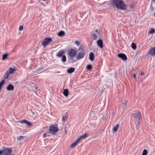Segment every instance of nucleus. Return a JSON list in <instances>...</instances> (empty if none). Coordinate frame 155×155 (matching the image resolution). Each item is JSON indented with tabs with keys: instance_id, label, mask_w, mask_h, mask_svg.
Here are the masks:
<instances>
[{
	"instance_id": "obj_1",
	"label": "nucleus",
	"mask_w": 155,
	"mask_h": 155,
	"mask_svg": "<svg viewBox=\"0 0 155 155\" xmlns=\"http://www.w3.org/2000/svg\"><path fill=\"white\" fill-rule=\"evenodd\" d=\"M112 2L119 9L125 10L127 8L126 5L123 0H113Z\"/></svg>"
},
{
	"instance_id": "obj_2",
	"label": "nucleus",
	"mask_w": 155,
	"mask_h": 155,
	"mask_svg": "<svg viewBox=\"0 0 155 155\" xmlns=\"http://www.w3.org/2000/svg\"><path fill=\"white\" fill-rule=\"evenodd\" d=\"M3 150H0V155H2L3 153H4L3 155H14V154L11 153L12 151L11 148H6L5 147H3Z\"/></svg>"
},
{
	"instance_id": "obj_3",
	"label": "nucleus",
	"mask_w": 155,
	"mask_h": 155,
	"mask_svg": "<svg viewBox=\"0 0 155 155\" xmlns=\"http://www.w3.org/2000/svg\"><path fill=\"white\" fill-rule=\"evenodd\" d=\"M58 131V124H52L50 126L49 130L50 133L52 134L53 135H54Z\"/></svg>"
},
{
	"instance_id": "obj_4",
	"label": "nucleus",
	"mask_w": 155,
	"mask_h": 155,
	"mask_svg": "<svg viewBox=\"0 0 155 155\" xmlns=\"http://www.w3.org/2000/svg\"><path fill=\"white\" fill-rule=\"evenodd\" d=\"M79 51L80 52L78 53L76 57V58L77 59H79L84 58L85 55L86 53L85 50L84 48H79Z\"/></svg>"
},
{
	"instance_id": "obj_5",
	"label": "nucleus",
	"mask_w": 155,
	"mask_h": 155,
	"mask_svg": "<svg viewBox=\"0 0 155 155\" xmlns=\"http://www.w3.org/2000/svg\"><path fill=\"white\" fill-rule=\"evenodd\" d=\"M132 116L137 121H141L142 120V115L140 111L135 113L133 114Z\"/></svg>"
},
{
	"instance_id": "obj_6",
	"label": "nucleus",
	"mask_w": 155,
	"mask_h": 155,
	"mask_svg": "<svg viewBox=\"0 0 155 155\" xmlns=\"http://www.w3.org/2000/svg\"><path fill=\"white\" fill-rule=\"evenodd\" d=\"M64 50H62L61 51L58 52L56 56L59 57H62V61L63 62H65L66 61V57L65 55H63V54H64Z\"/></svg>"
},
{
	"instance_id": "obj_7",
	"label": "nucleus",
	"mask_w": 155,
	"mask_h": 155,
	"mask_svg": "<svg viewBox=\"0 0 155 155\" xmlns=\"http://www.w3.org/2000/svg\"><path fill=\"white\" fill-rule=\"evenodd\" d=\"M52 41L51 38H45L42 43V45L45 47L47 46L51 41Z\"/></svg>"
},
{
	"instance_id": "obj_8",
	"label": "nucleus",
	"mask_w": 155,
	"mask_h": 155,
	"mask_svg": "<svg viewBox=\"0 0 155 155\" xmlns=\"http://www.w3.org/2000/svg\"><path fill=\"white\" fill-rule=\"evenodd\" d=\"M68 53L71 57L73 58L77 54V52L75 50L71 49L69 50Z\"/></svg>"
},
{
	"instance_id": "obj_9",
	"label": "nucleus",
	"mask_w": 155,
	"mask_h": 155,
	"mask_svg": "<svg viewBox=\"0 0 155 155\" xmlns=\"http://www.w3.org/2000/svg\"><path fill=\"white\" fill-rule=\"evenodd\" d=\"M118 57L121 58L124 61H126L127 59L126 55L124 54L120 53L118 54Z\"/></svg>"
},
{
	"instance_id": "obj_10",
	"label": "nucleus",
	"mask_w": 155,
	"mask_h": 155,
	"mask_svg": "<svg viewBox=\"0 0 155 155\" xmlns=\"http://www.w3.org/2000/svg\"><path fill=\"white\" fill-rule=\"evenodd\" d=\"M148 53L151 56L155 55V46L151 48L150 50Z\"/></svg>"
},
{
	"instance_id": "obj_11",
	"label": "nucleus",
	"mask_w": 155,
	"mask_h": 155,
	"mask_svg": "<svg viewBox=\"0 0 155 155\" xmlns=\"http://www.w3.org/2000/svg\"><path fill=\"white\" fill-rule=\"evenodd\" d=\"M19 122L21 124L25 123L27 124L28 126H30L31 124V123L25 120H20L19 121Z\"/></svg>"
},
{
	"instance_id": "obj_12",
	"label": "nucleus",
	"mask_w": 155,
	"mask_h": 155,
	"mask_svg": "<svg viewBox=\"0 0 155 155\" xmlns=\"http://www.w3.org/2000/svg\"><path fill=\"white\" fill-rule=\"evenodd\" d=\"M19 122L21 124L25 123L27 124L28 126H30L31 124V123L25 120H20L19 121Z\"/></svg>"
},
{
	"instance_id": "obj_13",
	"label": "nucleus",
	"mask_w": 155,
	"mask_h": 155,
	"mask_svg": "<svg viewBox=\"0 0 155 155\" xmlns=\"http://www.w3.org/2000/svg\"><path fill=\"white\" fill-rule=\"evenodd\" d=\"M19 122L21 124L25 123L27 124L28 126H30L31 124V123L25 120H20L19 121Z\"/></svg>"
},
{
	"instance_id": "obj_14",
	"label": "nucleus",
	"mask_w": 155,
	"mask_h": 155,
	"mask_svg": "<svg viewBox=\"0 0 155 155\" xmlns=\"http://www.w3.org/2000/svg\"><path fill=\"white\" fill-rule=\"evenodd\" d=\"M14 89V87L12 84H9L7 87V90L8 91H13Z\"/></svg>"
},
{
	"instance_id": "obj_15",
	"label": "nucleus",
	"mask_w": 155,
	"mask_h": 155,
	"mask_svg": "<svg viewBox=\"0 0 155 155\" xmlns=\"http://www.w3.org/2000/svg\"><path fill=\"white\" fill-rule=\"evenodd\" d=\"M97 45L101 48L103 47V42L102 40L99 39L97 41Z\"/></svg>"
},
{
	"instance_id": "obj_16",
	"label": "nucleus",
	"mask_w": 155,
	"mask_h": 155,
	"mask_svg": "<svg viewBox=\"0 0 155 155\" xmlns=\"http://www.w3.org/2000/svg\"><path fill=\"white\" fill-rule=\"evenodd\" d=\"M94 56L92 52L90 53L89 54V59L91 61H93L94 60Z\"/></svg>"
},
{
	"instance_id": "obj_17",
	"label": "nucleus",
	"mask_w": 155,
	"mask_h": 155,
	"mask_svg": "<svg viewBox=\"0 0 155 155\" xmlns=\"http://www.w3.org/2000/svg\"><path fill=\"white\" fill-rule=\"evenodd\" d=\"M79 141L80 139H78L75 142H74V143L71 144V147H73L76 146Z\"/></svg>"
},
{
	"instance_id": "obj_18",
	"label": "nucleus",
	"mask_w": 155,
	"mask_h": 155,
	"mask_svg": "<svg viewBox=\"0 0 155 155\" xmlns=\"http://www.w3.org/2000/svg\"><path fill=\"white\" fill-rule=\"evenodd\" d=\"M75 68H70L67 70V72L69 73H71L74 71Z\"/></svg>"
},
{
	"instance_id": "obj_19",
	"label": "nucleus",
	"mask_w": 155,
	"mask_h": 155,
	"mask_svg": "<svg viewBox=\"0 0 155 155\" xmlns=\"http://www.w3.org/2000/svg\"><path fill=\"white\" fill-rule=\"evenodd\" d=\"M63 94L66 97L68 96V91L67 89H65L64 90Z\"/></svg>"
},
{
	"instance_id": "obj_20",
	"label": "nucleus",
	"mask_w": 155,
	"mask_h": 155,
	"mask_svg": "<svg viewBox=\"0 0 155 155\" xmlns=\"http://www.w3.org/2000/svg\"><path fill=\"white\" fill-rule=\"evenodd\" d=\"M8 71L10 74H13L15 71V70L14 68L10 67Z\"/></svg>"
},
{
	"instance_id": "obj_21",
	"label": "nucleus",
	"mask_w": 155,
	"mask_h": 155,
	"mask_svg": "<svg viewBox=\"0 0 155 155\" xmlns=\"http://www.w3.org/2000/svg\"><path fill=\"white\" fill-rule=\"evenodd\" d=\"M65 32L64 31H60L58 34V35L59 36H60V37H62L63 36H64V35H65Z\"/></svg>"
},
{
	"instance_id": "obj_22",
	"label": "nucleus",
	"mask_w": 155,
	"mask_h": 155,
	"mask_svg": "<svg viewBox=\"0 0 155 155\" xmlns=\"http://www.w3.org/2000/svg\"><path fill=\"white\" fill-rule=\"evenodd\" d=\"M8 54L6 53L5 54L2 55V60H4L6 59H7L8 58Z\"/></svg>"
},
{
	"instance_id": "obj_23",
	"label": "nucleus",
	"mask_w": 155,
	"mask_h": 155,
	"mask_svg": "<svg viewBox=\"0 0 155 155\" xmlns=\"http://www.w3.org/2000/svg\"><path fill=\"white\" fill-rule=\"evenodd\" d=\"M119 127V125L118 124H117L114 127L113 129V131H114V132H116L117 131V130Z\"/></svg>"
},
{
	"instance_id": "obj_24",
	"label": "nucleus",
	"mask_w": 155,
	"mask_h": 155,
	"mask_svg": "<svg viewBox=\"0 0 155 155\" xmlns=\"http://www.w3.org/2000/svg\"><path fill=\"white\" fill-rule=\"evenodd\" d=\"M91 35L92 37V39L95 40L97 39V35L94 33H93Z\"/></svg>"
},
{
	"instance_id": "obj_25",
	"label": "nucleus",
	"mask_w": 155,
	"mask_h": 155,
	"mask_svg": "<svg viewBox=\"0 0 155 155\" xmlns=\"http://www.w3.org/2000/svg\"><path fill=\"white\" fill-rule=\"evenodd\" d=\"M131 48L134 50H135L137 48L136 45L134 43H132L131 45Z\"/></svg>"
},
{
	"instance_id": "obj_26",
	"label": "nucleus",
	"mask_w": 155,
	"mask_h": 155,
	"mask_svg": "<svg viewBox=\"0 0 155 155\" xmlns=\"http://www.w3.org/2000/svg\"><path fill=\"white\" fill-rule=\"evenodd\" d=\"M140 121H137V123H136V128L137 129H138L140 125Z\"/></svg>"
},
{
	"instance_id": "obj_27",
	"label": "nucleus",
	"mask_w": 155,
	"mask_h": 155,
	"mask_svg": "<svg viewBox=\"0 0 155 155\" xmlns=\"http://www.w3.org/2000/svg\"><path fill=\"white\" fill-rule=\"evenodd\" d=\"M87 70H91L92 68V66L91 64H88L87 66Z\"/></svg>"
},
{
	"instance_id": "obj_28",
	"label": "nucleus",
	"mask_w": 155,
	"mask_h": 155,
	"mask_svg": "<svg viewBox=\"0 0 155 155\" xmlns=\"http://www.w3.org/2000/svg\"><path fill=\"white\" fill-rule=\"evenodd\" d=\"M147 150L146 149H144L143 151V152L142 155H147Z\"/></svg>"
},
{
	"instance_id": "obj_29",
	"label": "nucleus",
	"mask_w": 155,
	"mask_h": 155,
	"mask_svg": "<svg viewBox=\"0 0 155 155\" xmlns=\"http://www.w3.org/2000/svg\"><path fill=\"white\" fill-rule=\"evenodd\" d=\"M5 80H3L1 82H0V87L1 88L2 86L4 84Z\"/></svg>"
},
{
	"instance_id": "obj_30",
	"label": "nucleus",
	"mask_w": 155,
	"mask_h": 155,
	"mask_svg": "<svg viewBox=\"0 0 155 155\" xmlns=\"http://www.w3.org/2000/svg\"><path fill=\"white\" fill-rule=\"evenodd\" d=\"M155 32V29L153 28H152L149 31V34H153Z\"/></svg>"
},
{
	"instance_id": "obj_31",
	"label": "nucleus",
	"mask_w": 155,
	"mask_h": 155,
	"mask_svg": "<svg viewBox=\"0 0 155 155\" xmlns=\"http://www.w3.org/2000/svg\"><path fill=\"white\" fill-rule=\"evenodd\" d=\"M86 135H87V134L85 133L84 135L81 136V137L79 138L78 139H79L80 140L81 138H86L87 137Z\"/></svg>"
},
{
	"instance_id": "obj_32",
	"label": "nucleus",
	"mask_w": 155,
	"mask_h": 155,
	"mask_svg": "<svg viewBox=\"0 0 155 155\" xmlns=\"http://www.w3.org/2000/svg\"><path fill=\"white\" fill-rule=\"evenodd\" d=\"M67 117L66 116H64L62 117V121L64 122H65L67 120Z\"/></svg>"
},
{
	"instance_id": "obj_33",
	"label": "nucleus",
	"mask_w": 155,
	"mask_h": 155,
	"mask_svg": "<svg viewBox=\"0 0 155 155\" xmlns=\"http://www.w3.org/2000/svg\"><path fill=\"white\" fill-rule=\"evenodd\" d=\"M23 136H20L19 137H18L17 138V140L19 141L21 139H23L24 138Z\"/></svg>"
},
{
	"instance_id": "obj_34",
	"label": "nucleus",
	"mask_w": 155,
	"mask_h": 155,
	"mask_svg": "<svg viewBox=\"0 0 155 155\" xmlns=\"http://www.w3.org/2000/svg\"><path fill=\"white\" fill-rule=\"evenodd\" d=\"M74 43L77 45H80V42L78 41H75Z\"/></svg>"
},
{
	"instance_id": "obj_35",
	"label": "nucleus",
	"mask_w": 155,
	"mask_h": 155,
	"mask_svg": "<svg viewBox=\"0 0 155 155\" xmlns=\"http://www.w3.org/2000/svg\"><path fill=\"white\" fill-rule=\"evenodd\" d=\"M3 77H4V79H7L8 78V76L7 75H6L5 74L4 75Z\"/></svg>"
},
{
	"instance_id": "obj_36",
	"label": "nucleus",
	"mask_w": 155,
	"mask_h": 155,
	"mask_svg": "<svg viewBox=\"0 0 155 155\" xmlns=\"http://www.w3.org/2000/svg\"><path fill=\"white\" fill-rule=\"evenodd\" d=\"M6 75H7L9 76V74H10V73H9L8 71H7L5 73Z\"/></svg>"
},
{
	"instance_id": "obj_37",
	"label": "nucleus",
	"mask_w": 155,
	"mask_h": 155,
	"mask_svg": "<svg viewBox=\"0 0 155 155\" xmlns=\"http://www.w3.org/2000/svg\"><path fill=\"white\" fill-rule=\"evenodd\" d=\"M23 29V27L22 26H20L19 28V30L20 31L22 30Z\"/></svg>"
},
{
	"instance_id": "obj_38",
	"label": "nucleus",
	"mask_w": 155,
	"mask_h": 155,
	"mask_svg": "<svg viewBox=\"0 0 155 155\" xmlns=\"http://www.w3.org/2000/svg\"><path fill=\"white\" fill-rule=\"evenodd\" d=\"M127 101H125L124 103H123V104H124L125 105V106H126L127 104Z\"/></svg>"
},
{
	"instance_id": "obj_39",
	"label": "nucleus",
	"mask_w": 155,
	"mask_h": 155,
	"mask_svg": "<svg viewBox=\"0 0 155 155\" xmlns=\"http://www.w3.org/2000/svg\"><path fill=\"white\" fill-rule=\"evenodd\" d=\"M144 72L143 71H142L141 72L140 75H144Z\"/></svg>"
},
{
	"instance_id": "obj_40",
	"label": "nucleus",
	"mask_w": 155,
	"mask_h": 155,
	"mask_svg": "<svg viewBox=\"0 0 155 155\" xmlns=\"http://www.w3.org/2000/svg\"><path fill=\"white\" fill-rule=\"evenodd\" d=\"M133 77L135 79H136V74H134Z\"/></svg>"
},
{
	"instance_id": "obj_41",
	"label": "nucleus",
	"mask_w": 155,
	"mask_h": 155,
	"mask_svg": "<svg viewBox=\"0 0 155 155\" xmlns=\"http://www.w3.org/2000/svg\"><path fill=\"white\" fill-rule=\"evenodd\" d=\"M47 136V135L46 134H44L43 135L44 137L45 138Z\"/></svg>"
},
{
	"instance_id": "obj_42",
	"label": "nucleus",
	"mask_w": 155,
	"mask_h": 155,
	"mask_svg": "<svg viewBox=\"0 0 155 155\" xmlns=\"http://www.w3.org/2000/svg\"><path fill=\"white\" fill-rule=\"evenodd\" d=\"M95 31L96 32H97L98 31V30L97 29H95Z\"/></svg>"
},
{
	"instance_id": "obj_43",
	"label": "nucleus",
	"mask_w": 155,
	"mask_h": 155,
	"mask_svg": "<svg viewBox=\"0 0 155 155\" xmlns=\"http://www.w3.org/2000/svg\"><path fill=\"white\" fill-rule=\"evenodd\" d=\"M47 136H48V137H50V135H47Z\"/></svg>"
},
{
	"instance_id": "obj_44",
	"label": "nucleus",
	"mask_w": 155,
	"mask_h": 155,
	"mask_svg": "<svg viewBox=\"0 0 155 155\" xmlns=\"http://www.w3.org/2000/svg\"><path fill=\"white\" fill-rule=\"evenodd\" d=\"M36 90H37V87L36 86Z\"/></svg>"
},
{
	"instance_id": "obj_45",
	"label": "nucleus",
	"mask_w": 155,
	"mask_h": 155,
	"mask_svg": "<svg viewBox=\"0 0 155 155\" xmlns=\"http://www.w3.org/2000/svg\"><path fill=\"white\" fill-rule=\"evenodd\" d=\"M152 1H155V0H152Z\"/></svg>"
},
{
	"instance_id": "obj_46",
	"label": "nucleus",
	"mask_w": 155,
	"mask_h": 155,
	"mask_svg": "<svg viewBox=\"0 0 155 155\" xmlns=\"http://www.w3.org/2000/svg\"><path fill=\"white\" fill-rule=\"evenodd\" d=\"M154 15L155 16V12L154 13Z\"/></svg>"
},
{
	"instance_id": "obj_47",
	"label": "nucleus",
	"mask_w": 155,
	"mask_h": 155,
	"mask_svg": "<svg viewBox=\"0 0 155 155\" xmlns=\"http://www.w3.org/2000/svg\"><path fill=\"white\" fill-rule=\"evenodd\" d=\"M43 0V1H45L46 0Z\"/></svg>"
}]
</instances>
